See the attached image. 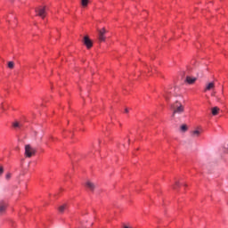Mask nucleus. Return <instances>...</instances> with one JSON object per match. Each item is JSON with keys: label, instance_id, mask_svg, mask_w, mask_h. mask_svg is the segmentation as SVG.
<instances>
[{"label": "nucleus", "instance_id": "4", "mask_svg": "<svg viewBox=\"0 0 228 228\" xmlns=\"http://www.w3.org/2000/svg\"><path fill=\"white\" fill-rule=\"evenodd\" d=\"M106 28L98 29V39L100 42H106Z\"/></svg>", "mask_w": 228, "mask_h": 228}, {"label": "nucleus", "instance_id": "10", "mask_svg": "<svg viewBox=\"0 0 228 228\" xmlns=\"http://www.w3.org/2000/svg\"><path fill=\"white\" fill-rule=\"evenodd\" d=\"M213 88H215V83L210 82L207 85L205 92H208L209 90H213Z\"/></svg>", "mask_w": 228, "mask_h": 228}, {"label": "nucleus", "instance_id": "7", "mask_svg": "<svg viewBox=\"0 0 228 228\" xmlns=\"http://www.w3.org/2000/svg\"><path fill=\"white\" fill-rule=\"evenodd\" d=\"M86 188L90 189L91 191H94V190H95V188H97L95 183H92L91 181H87L86 183Z\"/></svg>", "mask_w": 228, "mask_h": 228}, {"label": "nucleus", "instance_id": "2", "mask_svg": "<svg viewBox=\"0 0 228 228\" xmlns=\"http://www.w3.org/2000/svg\"><path fill=\"white\" fill-rule=\"evenodd\" d=\"M37 154V150L30 144L25 145V158H33Z\"/></svg>", "mask_w": 228, "mask_h": 228}, {"label": "nucleus", "instance_id": "16", "mask_svg": "<svg viewBox=\"0 0 228 228\" xmlns=\"http://www.w3.org/2000/svg\"><path fill=\"white\" fill-rule=\"evenodd\" d=\"M163 96L165 97L166 101H168V99H170L168 97V91H165V94H163Z\"/></svg>", "mask_w": 228, "mask_h": 228}, {"label": "nucleus", "instance_id": "6", "mask_svg": "<svg viewBox=\"0 0 228 228\" xmlns=\"http://www.w3.org/2000/svg\"><path fill=\"white\" fill-rule=\"evenodd\" d=\"M6 202H4V200L0 201V215H4V213H5L6 211Z\"/></svg>", "mask_w": 228, "mask_h": 228}, {"label": "nucleus", "instance_id": "8", "mask_svg": "<svg viewBox=\"0 0 228 228\" xmlns=\"http://www.w3.org/2000/svg\"><path fill=\"white\" fill-rule=\"evenodd\" d=\"M197 81V77H186V83L193 85Z\"/></svg>", "mask_w": 228, "mask_h": 228}, {"label": "nucleus", "instance_id": "17", "mask_svg": "<svg viewBox=\"0 0 228 228\" xmlns=\"http://www.w3.org/2000/svg\"><path fill=\"white\" fill-rule=\"evenodd\" d=\"M12 126H13V127H20V123H19V122H14L13 124H12Z\"/></svg>", "mask_w": 228, "mask_h": 228}, {"label": "nucleus", "instance_id": "14", "mask_svg": "<svg viewBox=\"0 0 228 228\" xmlns=\"http://www.w3.org/2000/svg\"><path fill=\"white\" fill-rule=\"evenodd\" d=\"M81 4L84 8L88 6V0H82Z\"/></svg>", "mask_w": 228, "mask_h": 228}, {"label": "nucleus", "instance_id": "13", "mask_svg": "<svg viewBox=\"0 0 228 228\" xmlns=\"http://www.w3.org/2000/svg\"><path fill=\"white\" fill-rule=\"evenodd\" d=\"M180 129H181V131H183V133H186V131H188V126L182 125Z\"/></svg>", "mask_w": 228, "mask_h": 228}, {"label": "nucleus", "instance_id": "18", "mask_svg": "<svg viewBox=\"0 0 228 228\" xmlns=\"http://www.w3.org/2000/svg\"><path fill=\"white\" fill-rule=\"evenodd\" d=\"M5 179H6L7 181H10V179H12V175H11V173H8V174L5 175Z\"/></svg>", "mask_w": 228, "mask_h": 228}, {"label": "nucleus", "instance_id": "1", "mask_svg": "<svg viewBox=\"0 0 228 228\" xmlns=\"http://www.w3.org/2000/svg\"><path fill=\"white\" fill-rule=\"evenodd\" d=\"M171 110H173L172 117L184 113V106H183V103H181L179 101H176L174 104L171 105Z\"/></svg>", "mask_w": 228, "mask_h": 228}, {"label": "nucleus", "instance_id": "11", "mask_svg": "<svg viewBox=\"0 0 228 228\" xmlns=\"http://www.w3.org/2000/svg\"><path fill=\"white\" fill-rule=\"evenodd\" d=\"M67 209V204L61 205L58 208L59 213H65Z\"/></svg>", "mask_w": 228, "mask_h": 228}, {"label": "nucleus", "instance_id": "15", "mask_svg": "<svg viewBox=\"0 0 228 228\" xmlns=\"http://www.w3.org/2000/svg\"><path fill=\"white\" fill-rule=\"evenodd\" d=\"M13 67H15V63L13 61H9L8 62V68L9 69H13Z\"/></svg>", "mask_w": 228, "mask_h": 228}, {"label": "nucleus", "instance_id": "21", "mask_svg": "<svg viewBox=\"0 0 228 228\" xmlns=\"http://www.w3.org/2000/svg\"><path fill=\"white\" fill-rule=\"evenodd\" d=\"M125 112H126V113H129V110L126 109V110H125Z\"/></svg>", "mask_w": 228, "mask_h": 228}, {"label": "nucleus", "instance_id": "19", "mask_svg": "<svg viewBox=\"0 0 228 228\" xmlns=\"http://www.w3.org/2000/svg\"><path fill=\"white\" fill-rule=\"evenodd\" d=\"M3 172H4V169L3 168V167H0V175H3Z\"/></svg>", "mask_w": 228, "mask_h": 228}, {"label": "nucleus", "instance_id": "9", "mask_svg": "<svg viewBox=\"0 0 228 228\" xmlns=\"http://www.w3.org/2000/svg\"><path fill=\"white\" fill-rule=\"evenodd\" d=\"M200 130H193L191 132V137L192 138H199V136H200Z\"/></svg>", "mask_w": 228, "mask_h": 228}, {"label": "nucleus", "instance_id": "3", "mask_svg": "<svg viewBox=\"0 0 228 228\" xmlns=\"http://www.w3.org/2000/svg\"><path fill=\"white\" fill-rule=\"evenodd\" d=\"M46 10L47 8L45 6L36 8V13L38 17H41V19H45V15H47Z\"/></svg>", "mask_w": 228, "mask_h": 228}, {"label": "nucleus", "instance_id": "5", "mask_svg": "<svg viewBox=\"0 0 228 228\" xmlns=\"http://www.w3.org/2000/svg\"><path fill=\"white\" fill-rule=\"evenodd\" d=\"M84 44L86 45V47H87L88 49H92L94 43L91 41L90 37H88V36H86L84 37Z\"/></svg>", "mask_w": 228, "mask_h": 228}, {"label": "nucleus", "instance_id": "20", "mask_svg": "<svg viewBox=\"0 0 228 228\" xmlns=\"http://www.w3.org/2000/svg\"><path fill=\"white\" fill-rule=\"evenodd\" d=\"M179 186V182H176L175 184L173 186L174 190H175Z\"/></svg>", "mask_w": 228, "mask_h": 228}, {"label": "nucleus", "instance_id": "12", "mask_svg": "<svg viewBox=\"0 0 228 228\" xmlns=\"http://www.w3.org/2000/svg\"><path fill=\"white\" fill-rule=\"evenodd\" d=\"M219 111H220V108L218 107L212 108V115H214V117H216V115H218Z\"/></svg>", "mask_w": 228, "mask_h": 228}]
</instances>
